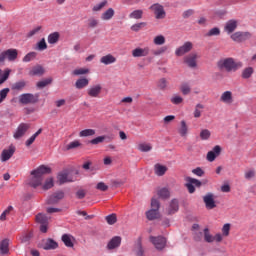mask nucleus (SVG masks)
I'll use <instances>...</instances> for the list:
<instances>
[{
    "label": "nucleus",
    "mask_w": 256,
    "mask_h": 256,
    "mask_svg": "<svg viewBox=\"0 0 256 256\" xmlns=\"http://www.w3.org/2000/svg\"><path fill=\"white\" fill-rule=\"evenodd\" d=\"M51 173V168L41 165L37 169L31 172V179L29 181L30 187L37 189L41 183H43V175H49Z\"/></svg>",
    "instance_id": "1"
},
{
    "label": "nucleus",
    "mask_w": 256,
    "mask_h": 256,
    "mask_svg": "<svg viewBox=\"0 0 256 256\" xmlns=\"http://www.w3.org/2000/svg\"><path fill=\"white\" fill-rule=\"evenodd\" d=\"M217 67L221 71H227L228 73H231L237 71V69H241V67H243V63L235 62V59L233 58H224L217 62Z\"/></svg>",
    "instance_id": "2"
},
{
    "label": "nucleus",
    "mask_w": 256,
    "mask_h": 256,
    "mask_svg": "<svg viewBox=\"0 0 256 256\" xmlns=\"http://www.w3.org/2000/svg\"><path fill=\"white\" fill-rule=\"evenodd\" d=\"M151 207L152 209L146 212V218L148 221H155V219H159V207H161L159 200L152 198Z\"/></svg>",
    "instance_id": "3"
},
{
    "label": "nucleus",
    "mask_w": 256,
    "mask_h": 256,
    "mask_svg": "<svg viewBox=\"0 0 256 256\" xmlns=\"http://www.w3.org/2000/svg\"><path fill=\"white\" fill-rule=\"evenodd\" d=\"M18 99L21 105H35V103H39V94L23 93Z\"/></svg>",
    "instance_id": "4"
},
{
    "label": "nucleus",
    "mask_w": 256,
    "mask_h": 256,
    "mask_svg": "<svg viewBox=\"0 0 256 256\" xmlns=\"http://www.w3.org/2000/svg\"><path fill=\"white\" fill-rule=\"evenodd\" d=\"M203 238L204 243H221V241H223V235H221V233L213 235L211 234V230H209V228L203 229Z\"/></svg>",
    "instance_id": "5"
},
{
    "label": "nucleus",
    "mask_w": 256,
    "mask_h": 256,
    "mask_svg": "<svg viewBox=\"0 0 256 256\" xmlns=\"http://www.w3.org/2000/svg\"><path fill=\"white\" fill-rule=\"evenodd\" d=\"M18 55L19 52L17 49L10 48L8 50L2 51L0 53V63H5L6 59L10 62H13L17 59Z\"/></svg>",
    "instance_id": "6"
},
{
    "label": "nucleus",
    "mask_w": 256,
    "mask_h": 256,
    "mask_svg": "<svg viewBox=\"0 0 256 256\" xmlns=\"http://www.w3.org/2000/svg\"><path fill=\"white\" fill-rule=\"evenodd\" d=\"M150 11H153L156 19H165L167 13L163 5L156 3L150 6Z\"/></svg>",
    "instance_id": "7"
},
{
    "label": "nucleus",
    "mask_w": 256,
    "mask_h": 256,
    "mask_svg": "<svg viewBox=\"0 0 256 256\" xmlns=\"http://www.w3.org/2000/svg\"><path fill=\"white\" fill-rule=\"evenodd\" d=\"M103 91V86L101 84H95L90 86L87 89V95L88 97H91L92 99H97L101 95V92Z\"/></svg>",
    "instance_id": "8"
},
{
    "label": "nucleus",
    "mask_w": 256,
    "mask_h": 256,
    "mask_svg": "<svg viewBox=\"0 0 256 256\" xmlns=\"http://www.w3.org/2000/svg\"><path fill=\"white\" fill-rule=\"evenodd\" d=\"M252 37L250 32H235L231 35L232 41L236 43H243V41H247Z\"/></svg>",
    "instance_id": "9"
},
{
    "label": "nucleus",
    "mask_w": 256,
    "mask_h": 256,
    "mask_svg": "<svg viewBox=\"0 0 256 256\" xmlns=\"http://www.w3.org/2000/svg\"><path fill=\"white\" fill-rule=\"evenodd\" d=\"M193 49V43L192 42H185L182 46L178 47L175 50V55L177 57H183V55L189 53Z\"/></svg>",
    "instance_id": "10"
},
{
    "label": "nucleus",
    "mask_w": 256,
    "mask_h": 256,
    "mask_svg": "<svg viewBox=\"0 0 256 256\" xmlns=\"http://www.w3.org/2000/svg\"><path fill=\"white\" fill-rule=\"evenodd\" d=\"M30 128H31L30 124H27V123L19 124L15 133L13 134L14 139H21V137H23L27 133V131H29Z\"/></svg>",
    "instance_id": "11"
},
{
    "label": "nucleus",
    "mask_w": 256,
    "mask_h": 256,
    "mask_svg": "<svg viewBox=\"0 0 256 256\" xmlns=\"http://www.w3.org/2000/svg\"><path fill=\"white\" fill-rule=\"evenodd\" d=\"M151 243H153L154 247L161 251V249H165V245H167V239L163 236H158V237H150Z\"/></svg>",
    "instance_id": "12"
},
{
    "label": "nucleus",
    "mask_w": 256,
    "mask_h": 256,
    "mask_svg": "<svg viewBox=\"0 0 256 256\" xmlns=\"http://www.w3.org/2000/svg\"><path fill=\"white\" fill-rule=\"evenodd\" d=\"M197 53H190L187 56L184 57V63L189 67L190 69H195L197 67V59H198Z\"/></svg>",
    "instance_id": "13"
},
{
    "label": "nucleus",
    "mask_w": 256,
    "mask_h": 256,
    "mask_svg": "<svg viewBox=\"0 0 256 256\" xmlns=\"http://www.w3.org/2000/svg\"><path fill=\"white\" fill-rule=\"evenodd\" d=\"M64 198H65V192L57 191L47 199V205H57V203H59L61 199H64Z\"/></svg>",
    "instance_id": "14"
},
{
    "label": "nucleus",
    "mask_w": 256,
    "mask_h": 256,
    "mask_svg": "<svg viewBox=\"0 0 256 256\" xmlns=\"http://www.w3.org/2000/svg\"><path fill=\"white\" fill-rule=\"evenodd\" d=\"M15 155V146L10 145L8 149H4L0 155V159L2 163H5V161H9Z\"/></svg>",
    "instance_id": "15"
},
{
    "label": "nucleus",
    "mask_w": 256,
    "mask_h": 256,
    "mask_svg": "<svg viewBox=\"0 0 256 256\" xmlns=\"http://www.w3.org/2000/svg\"><path fill=\"white\" fill-rule=\"evenodd\" d=\"M179 211V200L174 198L170 201L168 207L166 208V215H175Z\"/></svg>",
    "instance_id": "16"
},
{
    "label": "nucleus",
    "mask_w": 256,
    "mask_h": 256,
    "mask_svg": "<svg viewBox=\"0 0 256 256\" xmlns=\"http://www.w3.org/2000/svg\"><path fill=\"white\" fill-rule=\"evenodd\" d=\"M203 201L206 209H215V207H217V204H215V195H213V193H207L203 197Z\"/></svg>",
    "instance_id": "17"
},
{
    "label": "nucleus",
    "mask_w": 256,
    "mask_h": 256,
    "mask_svg": "<svg viewBox=\"0 0 256 256\" xmlns=\"http://www.w3.org/2000/svg\"><path fill=\"white\" fill-rule=\"evenodd\" d=\"M221 155V146L216 145L212 151H209L207 153L206 159L207 161H209L210 163H213V161H215V159H217V157H219Z\"/></svg>",
    "instance_id": "18"
},
{
    "label": "nucleus",
    "mask_w": 256,
    "mask_h": 256,
    "mask_svg": "<svg viewBox=\"0 0 256 256\" xmlns=\"http://www.w3.org/2000/svg\"><path fill=\"white\" fill-rule=\"evenodd\" d=\"M238 25H239V22L237 20L235 19L229 20L225 24L224 31L228 33V35H231V33H233L235 29H237Z\"/></svg>",
    "instance_id": "19"
},
{
    "label": "nucleus",
    "mask_w": 256,
    "mask_h": 256,
    "mask_svg": "<svg viewBox=\"0 0 256 256\" xmlns=\"http://www.w3.org/2000/svg\"><path fill=\"white\" fill-rule=\"evenodd\" d=\"M57 247H59V244L51 238L44 240L42 245V249H44V251H51L53 249H57Z\"/></svg>",
    "instance_id": "20"
},
{
    "label": "nucleus",
    "mask_w": 256,
    "mask_h": 256,
    "mask_svg": "<svg viewBox=\"0 0 256 256\" xmlns=\"http://www.w3.org/2000/svg\"><path fill=\"white\" fill-rule=\"evenodd\" d=\"M221 103H225V105H231L233 103V92L225 91L220 96Z\"/></svg>",
    "instance_id": "21"
},
{
    "label": "nucleus",
    "mask_w": 256,
    "mask_h": 256,
    "mask_svg": "<svg viewBox=\"0 0 256 256\" xmlns=\"http://www.w3.org/2000/svg\"><path fill=\"white\" fill-rule=\"evenodd\" d=\"M59 185H63L65 183H72L73 178L69 177V173L67 172H60L57 176Z\"/></svg>",
    "instance_id": "22"
},
{
    "label": "nucleus",
    "mask_w": 256,
    "mask_h": 256,
    "mask_svg": "<svg viewBox=\"0 0 256 256\" xmlns=\"http://www.w3.org/2000/svg\"><path fill=\"white\" fill-rule=\"evenodd\" d=\"M149 47L145 48H136L132 51V56L133 57H147L149 55Z\"/></svg>",
    "instance_id": "23"
},
{
    "label": "nucleus",
    "mask_w": 256,
    "mask_h": 256,
    "mask_svg": "<svg viewBox=\"0 0 256 256\" xmlns=\"http://www.w3.org/2000/svg\"><path fill=\"white\" fill-rule=\"evenodd\" d=\"M113 17H115V10L113 8H108L101 14L100 19L102 21H111Z\"/></svg>",
    "instance_id": "24"
},
{
    "label": "nucleus",
    "mask_w": 256,
    "mask_h": 256,
    "mask_svg": "<svg viewBox=\"0 0 256 256\" xmlns=\"http://www.w3.org/2000/svg\"><path fill=\"white\" fill-rule=\"evenodd\" d=\"M27 87V81L20 80L11 85L12 91H23Z\"/></svg>",
    "instance_id": "25"
},
{
    "label": "nucleus",
    "mask_w": 256,
    "mask_h": 256,
    "mask_svg": "<svg viewBox=\"0 0 256 256\" xmlns=\"http://www.w3.org/2000/svg\"><path fill=\"white\" fill-rule=\"evenodd\" d=\"M121 245V237L116 236L113 237L107 245V249H117V247H119Z\"/></svg>",
    "instance_id": "26"
},
{
    "label": "nucleus",
    "mask_w": 256,
    "mask_h": 256,
    "mask_svg": "<svg viewBox=\"0 0 256 256\" xmlns=\"http://www.w3.org/2000/svg\"><path fill=\"white\" fill-rule=\"evenodd\" d=\"M116 61L117 58H115V56H113L112 54L105 55L100 59V63H102L103 65H111Z\"/></svg>",
    "instance_id": "27"
},
{
    "label": "nucleus",
    "mask_w": 256,
    "mask_h": 256,
    "mask_svg": "<svg viewBox=\"0 0 256 256\" xmlns=\"http://www.w3.org/2000/svg\"><path fill=\"white\" fill-rule=\"evenodd\" d=\"M154 173L158 177H163V175H165V173H167V166H164L161 164H155Z\"/></svg>",
    "instance_id": "28"
},
{
    "label": "nucleus",
    "mask_w": 256,
    "mask_h": 256,
    "mask_svg": "<svg viewBox=\"0 0 256 256\" xmlns=\"http://www.w3.org/2000/svg\"><path fill=\"white\" fill-rule=\"evenodd\" d=\"M157 195L160 199H169L171 197V192L169 188H160L157 190Z\"/></svg>",
    "instance_id": "29"
},
{
    "label": "nucleus",
    "mask_w": 256,
    "mask_h": 256,
    "mask_svg": "<svg viewBox=\"0 0 256 256\" xmlns=\"http://www.w3.org/2000/svg\"><path fill=\"white\" fill-rule=\"evenodd\" d=\"M178 132L181 137H187V133H189V127L187 126V122H185V120L180 122V128L178 129Z\"/></svg>",
    "instance_id": "30"
},
{
    "label": "nucleus",
    "mask_w": 256,
    "mask_h": 256,
    "mask_svg": "<svg viewBox=\"0 0 256 256\" xmlns=\"http://www.w3.org/2000/svg\"><path fill=\"white\" fill-rule=\"evenodd\" d=\"M9 75H11V69L6 68L4 70L0 69V85H3L7 79H9Z\"/></svg>",
    "instance_id": "31"
},
{
    "label": "nucleus",
    "mask_w": 256,
    "mask_h": 256,
    "mask_svg": "<svg viewBox=\"0 0 256 256\" xmlns=\"http://www.w3.org/2000/svg\"><path fill=\"white\" fill-rule=\"evenodd\" d=\"M107 5H109V2L107 0H103L102 2L95 4L92 7V11L93 13H99V11H103V9H105V7H107Z\"/></svg>",
    "instance_id": "32"
},
{
    "label": "nucleus",
    "mask_w": 256,
    "mask_h": 256,
    "mask_svg": "<svg viewBox=\"0 0 256 256\" xmlns=\"http://www.w3.org/2000/svg\"><path fill=\"white\" fill-rule=\"evenodd\" d=\"M0 253L2 255H7L9 253V239H4L0 243Z\"/></svg>",
    "instance_id": "33"
},
{
    "label": "nucleus",
    "mask_w": 256,
    "mask_h": 256,
    "mask_svg": "<svg viewBox=\"0 0 256 256\" xmlns=\"http://www.w3.org/2000/svg\"><path fill=\"white\" fill-rule=\"evenodd\" d=\"M89 85V79L80 78L75 82L76 89H85Z\"/></svg>",
    "instance_id": "34"
},
{
    "label": "nucleus",
    "mask_w": 256,
    "mask_h": 256,
    "mask_svg": "<svg viewBox=\"0 0 256 256\" xmlns=\"http://www.w3.org/2000/svg\"><path fill=\"white\" fill-rule=\"evenodd\" d=\"M41 133H43V129H39L34 135H32L25 143L26 147H31V145H33V143H35V140L37 139V137H39V135H41Z\"/></svg>",
    "instance_id": "35"
},
{
    "label": "nucleus",
    "mask_w": 256,
    "mask_h": 256,
    "mask_svg": "<svg viewBox=\"0 0 256 256\" xmlns=\"http://www.w3.org/2000/svg\"><path fill=\"white\" fill-rule=\"evenodd\" d=\"M72 239H73V236H71L69 234L62 235V241H63V243L66 247H73L74 246Z\"/></svg>",
    "instance_id": "36"
},
{
    "label": "nucleus",
    "mask_w": 256,
    "mask_h": 256,
    "mask_svg": "<svg viewBox=\"0 0 256 256\" xmlns=\"http://www.w3.org/2000/svg\"><path fill=\"white\" fill-rule=\"evenodd\" d=\"M51 83H53V79L47 78L37 82L36 87H38V89H45V87H47V85H51Z\"/></svg>",
    "instance_id": "37"
},
{
    "label": "nucleus",
    "mask_w": 256,
    "mask_h": 256,
    "mask_svg": "<svg viewBox=\"0 0 256 256\" xmlns=\"http://www.w3.org/2000/svg\"><path fill=\"white\" fill-rule=\"evenodd\" d=\"M95 133V129H85L79 132V137H93Z\"/></svg>",
    "instance_id": "38"
},
{
    "label": "nucleus",
    "mask_w": 256,
    "mask_h": 256,
    "mask_svg": "<svg viewBox=\"0 0 256 256\" xmlns=\"http://www.w3.org/2000/svg\"><path fill=\"white\" fill-rule=\"evenodd\" d=\"M45 73V69L42 66H35L30 71V75H38L41 76Z\"/></svg>",
    "instance_id": "39"
},
{
    "label": "nucleus",
    "mask_w": 256,
    "mask_h": 256,
    "mask_svg": "<svg viewBox=\"0 0 256 256\" xmlns=\"http://www.w3.org/2000/svg\"><path fill=\"white\" fill-rule=\"evenodd\" d=\"M57 41H59V32L51 33L48 36V43H50V45H55V43H57Z\"/></svg>",
    "instance_id": "40"
},
{
    "label": "nucleus",
    "mask_w": 256,
    "mask_h": 256,
    "mask_svg": "<svg viewBox=\"0 0 256 256\" xmlns=\"http://www.w3.org/2000/svg\"><path fill=\"white\" fill-rule=\"evenodd\" d=\"M32 237H33V233L32 232H24L20 236V241H21V243H29V241H31Z\"/></svg>",
    "instance_id": "41"
},
{
    "label": "nucleus",
    "mask_w": 256,
    "mask_h": 256,
    "mask_svg": "<svg viewBox=\"0 0 256 256\" xmlns=\"http://www.w3.org/2000/svg\"><path fill=\"white\" fill-rule=\"evenodd\" d=\"M55 183L53 181V178H48L46 179L45 183L42 186V189L44 191H49V189H52V187H54Z\"/></svg>",
    "instance_id": "42"
},
{
    "label": "nucleus",
    "mask_w": 256,
    "mask_h": 256,
    "mask_svg": "<svg viewBox=\"0 0 256 256\" xmlns=\"http://www.w3.org/2000/svg\"><path fill=\"white\" fill-rule=\"evenodd\" d=\"M11 211H13V206H8L7 209H5L1 215H0V221H7V216L11 215Z\"/></svg>",
    "instance_id": "43"
},
{
    "label": "nucleus",
    "mask_w": 256,
    "mask_h": 256,
    "mask_svg": "<svg viewBox=\"0 0 256 256\" xmlns=\"http://www.w3.org/2000/svg\"><path fill=\"white\" fill-rule=\"evenodd\" d=\"M143 27H147V22H140V23H136L133 24L131 26V31H134L135 33L141 31V29H143Z\"/></svg>",
    "instance_id": "44"
},
{
    "label": "nucleus",
    "mask_w": 256,
    "mask_h": 256,
    "mask_svg": "<svg viewBox=\"0 0 256 256\" xmlns=\"http://www.w3.org/2000/svg\"><path fill=\"white\" fill-rule=\"evenodd\" d=\"M130 19H143V10H134L129 14Z\"/></svg>",
    "instance_id": "45"
},
{
    "label": "nucleus",
    "mask_w": 256,
    "mask_h": 256,
    "mask_svg": "<svg viewBox=\"0 0 256 256\" xmlns=\"http://www.w3.org/2000/svg\"><path fill=\"white\" fill-rule=\"evenodd\" d=\"M202 109H205V106H203V104H197L195 106V110L193 113L195 119H199V117H201Z\"/></svg>",
    "instance_id": "46"
},
{
    "label": "nucleus",
    "mask_w": 256,
    "mask_h": 256,
    "mask_svg": "<svg viewBox=\"0 0 256 256\" xmlns=\"http://www.w3.org/2000/svg\"><path fill=\"white\" fill-rule=\"evenodd\" d=\"M49 218H47V216H45V214H37L36 215V222L40 223V225L46 224L48 223Z\"/></svg>",
    "instance_id": "47"
},
{
    "label": "nucleus",
    "mask_w": 256,
    "mask_h": 256,
    "mask_svg": "<svg viewBox=\"0 0 256 256\" xmlns=\"http://www.w3.org/2000/svg\"><path fill=\"white\" fill-rule=\"evenodd\" d=\"M200 138L202 139V141H207L211 138V131H209V129H203L200 132Z\"/></svg>",
    "instance_id": "48"
},
{
    "label": "nucleus",
    "mask_w": 256,
    "mask_h": 256,
    "mask_svg": "<svg viewBox=\"0 0 256 256\" xmlns=\"http://www.w3.org/2000/svg\"><path fill=\"white\" fill-rule=\"evenodd\" d=\"M168 83L169 82H167L166 78H161L157 82V87H158V89H161V91H165V89H167Z\"/></svg>",
    "instance_id": "49"
},
{
    "label": "nucleus",
    "mask_w": 256,
    "mask_h": 256,
    "mask_svg": "<svg viewBox=\"0 0 256 256\" xmlns=\"http://www.w3.org/2000/svg\"><path fill=\"white\" fill-rule=\"evenodd\" d=\"M37 57V52H29L28 54H26L23 58V62L24 63H29L31 61H33V59H35Z\"/></svg>",
    "instance_id": "50"
},
{
    "label": "nucleus",
    "mask_w": 256,
    "mask_h": 256,
    "mask_svg": "<svg viewBox=\"0 0 256 256\" xmlns=\"http://www.w3.org/2000/svg\"><path fill=\"white\" fill-rule=\"evenodd\" d=\"M10 91L11 89L9 88H3L2 90H0V104L7 99V95H9Z\"/></svg>",
    "instance_id": "51"
},
{
    "label": "nucleus",
    "mask_w": 256,
    "mask_h": 256,
    "mask_svg": "<svg viewBox=\"0 0 256 256\" xmlns=\"http://www.w3.org/2000/svg\"><path fill=\"white\" fill-rule=\"evenodd\" d=\"M254 177L255 171L253 169H249L244 172V179H246V181H251V179H254Z\"/></svg>",
    "instance_id": "52"
},
{
    "label": "nucleus",
    "mask_w": 256,
    "mask_h": 256,
    "mask_svg": "<svg viewBox=\"0 0 256 256\" xmlns=\"http://www.w3.org/2000/svg\"><path fill=\"white\" fill-rule=\"evenodd\" d=\"M77 147H81V142H79V140H74L66 146V149L67 151H71V149H77Z\"/></svg>",
    "instance_id": "53"
},
{
    "label": "nucleus",
    "mask_w": 256,
    "mask_h": 256,
    "mask_svg": "<svg viewBox=\"0 0 256 256\" xmlns=\"http://www.w3.org/2000/svg\"><path fill=\"white\" fill-rule=\"evenodd\" d=\"M218 35H221V30L217 27L210 29L206 34L207 37H217Z\"/></svg>",
    "instance_id": "54"
},
{
    "label": "nucleus",
    "mask_w": 256,
    "mask_h": 256,
    "mask_svg": "<svg viewBox=\"0 0 256 256\" xmlns=\"http://www.w3.org/2000/svg\"><path fill=\"white\" fill-rule=\"evenodd\" d=\"M253 75V67H248L243 70L242 72V78L243 79H249Z\"/></svg>",
    "instance_id": "55"
},
{
    "label": "nucleus",
    "mask_w": 256,
    "mask_h": 256,
    "mask_svg": "<svg viewBox=\"0 0 256 256\" xmlns=\"http://www.w3.org/2000/svg\"><path fill=\"white\" fill-rule=\"evenodd\" d=\"M96 27H99V20H97L95 18H89L88 19V28L95 29Z\"/></svg>",
    "instance_id": "56"
},
{
    "label": "nucleus",
    "mask_w": 256,
    "mask_h": 256,
    "mask_svg": "<svg viewBox=\"0 0 256 256\" xmlns=\"http://www.w3.org/2000/svg\"><path fill=\"white\" fill-rule=\"evenodd\" d=\"M106 221L108 225H115V223H117V214H110L106 216Z\"/></svg>",
    "instance_id": "57"
},
{
    "label": "nucleus",
    "mask_w": 256,
    "mask_h": 256,
    "mask_svg": "<svg viewBox=\"0 0 256 256\" xmlns=\"http://www.w3.org/2000/svg\"><path fill=\"white\" fill-rule=\"evenodd\" d=\"M36 49L38 51H45L47 49V42L45 41V38H42L38 43Z\"/></svg>",
    "instance_id": "58"
},
{
    "label": "nucleus",
    "mask_w": 256,
    "mask_h": 256,
    "mask_svg": "<svg viewBox=\"0 0 256 256\" xmlns=\"http://www.w3.org/2000/svg\"><path fill=\"white\" fill-rule=\"evenodd\" d=\"M180 91L183 93V95H189L191 93V86L187 83H183L180 87Z\"/></svg>",
    "instance_id": "59"
},
{
    "label": "nucleus",
    "mask_w": 256,
    "mask_h": 256,
    "mask_svg": "<svg viewBox=\"0 0 256 256\" xmlns=\"http://www.w3.org/2000/svg\"><path fill=\"white\" fill-rule=\"evenodd\" d=\"M154 45H165V36L158 35L153 40Z\"/></svg>",
    "instance_id": "60"
},
{
    "label": "nucleus",
    "mask_w": 256,
    "mask_h": 256,
    "mask_svg": "<svg viewBox=\"0 0 256 256\" xmlns=\"http://www.w3.org/2000/svg\"><path fill=\"white\" fill-rule=\"evenodd\" d=\"M72 73H73V75H76V76L87 75V73H89V69H87V68H77Z\"/></svg>",
    "instance_id": "61"
},
{
    "label": "nucleus",
    "mask_w": 256,
    "mask_h": 256,
    "mask_svg": "<svg viewBox=\"0 0 256 256\" xmlns=\"http://www.w3.org/2000/svg\"><path fill=\"white\" fill-rule=\"evenodd\" d=\"M138 150L142 151L143 153H147L148 151H151V145L147 143H141L138 145Z\"/></svg>",
    "instance_id": "62"
},
{
    "label": "nucleus",
    "mask_w": 256,
    "mask_h": 256,
    "mask_svg": "<svg viewBox=\"0 0 256 256\" xmlns=\"http://www.w3.org/2000/svg\"><path fill=\"white\" fill-rule=\"evenodd\" d=\"M107 139V136H98L92 140H90L91 145H99V143H103Z\"/></svg>",
    "instance_id": "63"
},
{
    "label": "nucleus",
    "mask_w": 256,
    "mask_h": 256,
    "mask_svg": "<svg viewBox=\"0 0 256 256\" xmlns=\"http://www.w3.org/2000/svg\"><path fill=\"white\" fill-rule=\"evenodd\" d=\"M230 231H231V224L229 223L224 224V226L222 227V235L224 237H229Z\"/></svg>",
    "instance_id": "64"
}]
</instances>
